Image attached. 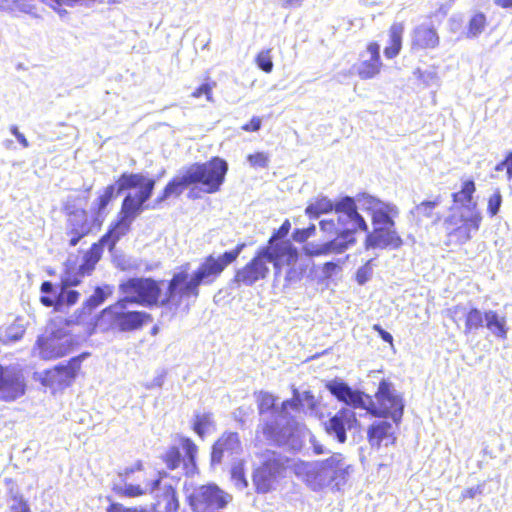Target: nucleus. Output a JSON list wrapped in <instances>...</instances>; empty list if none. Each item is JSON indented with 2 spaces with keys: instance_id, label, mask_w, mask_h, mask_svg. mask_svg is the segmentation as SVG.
<instances>
[{
  "instance_id": "obj_1",
  "label": "nucleus",
  "mask_w": 512,
  "mask_h": 512,
  "mask_svg": "<svg viewBox=\"0 0 512 512\" xmlns=\"http://www.w3.org/2000/svg\"><path fill=\"white\" fill-rule=\"evenodd\" d=\"M310 218H319L329 214L319 222L320 231L327 239L321 244L308 243L306 253L310 256L341 254L356 243L355 234L358 230L367 231L368 224L358 212L353 197L345 196L334 203L326 196L317 197L305 209Z\"/></svg>"
},
{
  "instance_id": "obj_2",
  "label": "nucleus",
  "mask_w": 512,
  "mask_h": 512,
  "mask_svg": "<svg viewBox=\"0 0 512 512\" xmlns=\"http://www.w3.org/2000/svg\"><path fill=\"white\" fill-rule=\"evenodd\" d=\"M244 247L245 244L241 243L235 249L218 257L209 255L191 275L188 272L189 264L182 266L181 270L175 273L169 282L165 302L171 306L179 307L184 299L197 298L199 286L213 283L224 269L239 257Z\"/></svg>"
},
{
  "instance_id": "obj_3",
  "label": "nucleus",
  "mask_w": 512,
  "mask_h": 512,
  "mask_svg": "<svg viewBox=\"0 0 512 512\" xmlns=\"http://www.w3.org/2000/svg\"><path fill=\"white\" fill-rule=\"evenodd\" d=\"M326 388L339 401L353 407L364 409L371 416H402L404 402L401 395L395 390L392 383L382 380L376 392L375 403L371 396L353 390L348 384L332 380L326 383Z\"/></svg>"
},
{
  "instance_id": "obj_4",
  "label": "nucleus",
  "mask_w": 512,
  "mask_h": 512,
  "mask_svg": "<svg viewBox=\"0 0 512 512\" xmlns=\"http://www.w3.org/2000/svg\"><path fill=\"white\" fill-rule=\"evenodd\" d=\"M228 171V163L219 157H214L205 163H194L182 168L170 181L163 195L158 199L162 202L172 195L179 196L191 185H200L201 190L213 194L220 190Z\"/></svg>"
},
{
  "instance_id": "obj_5",
  "label": "nucleus",
  "mask_w": 512,
  "mask_h": 512,
  "mask_svg": "<svg viewBox=\"0 0 512 512\" xmlns=\"http://www.w3.org/2000/svg\"><path fill=\"white\" fill-rule=\"evenodd\" d=\"M296 477L312 491H321L329 485L337 490L348 481L351 465L341 453H334L323 461H297L293 464Z\"/></svg>"
},
{
  "instance_id": "obj_6",
  "label": "nucleus",
  "mask_w": 512,
  "mask_h": 512,
  "mask_svg": "<svg viewBox=\"0 0 512 512\" xmlns=\"http://www.w3.org/2000/svg\"><path fill=\"white\" fill-rule=\"evenodd\" d=\"M155 181L142 174L124 173L118 180V193L126 189H139L128 193L123 200L121 219L109 231L107 237L112 239V245L124 236L130 229L133 220L143 211V204L151 197Z\"/></svg>"
},
{
  "instance_id": "obj_7",
  "label": "nucleus",
  "mask_w": 512,
  "mask_h": 512,
  "mask_svg": "<svg viewBox=\"0 0 512 512\" xmlns=\"http://www.w3.org/2000/svg\"><path fill=\"white\" fill-rule=\"evenodd\" d=\"M298 259V252L292 243H283L275 246L273 242L261 248L256 256L243 268L237 270L234 282L239 286H252L259 280L265 279L269 273V264L275 269L278 275L281 265L293 264Z\"/></svg>"
},
{
  "instance_id": "obj_8",
  "label": "nucleus",
  "mask_w": 512,
  "mask_h": 512,
  "mask_svg": "<svg viewBox=\"0 0 512 512\" xmlns=\"http://www.w3.org/2000/svg\"><path fill=\"white\" fill-rule=\"evenodd\" d=\"M263 433L267 440L292 451H300L308 437L315 454L326 453L324 446L304 427H300L295 418H269L263 426Z\"/></svg>"
},
{
  "instance_id": "obj_9",
  "label": "nucleus",
  "mask_w": 512,
  "mask_h": 512,
  "mask_svg": "<svg viewBox=\"0 0 512 512\" xmlns=\"http://www.w3.org/2000/svg\"><path fill=\"white\" fill-rule=\"evenodd\" d=\"M183 491L192 512H222L232 501V496L215 484L194 486L185 481Z\"/></svg>"
},
{
  "instance_id": "obj_10",
  "label": "nucleus",
  "mask_w": 512,
  "mask_h": 512,
  "mask_svg": "<svg viewBox=\"0 0 512 512\" xmlns=\"http://www.w3.org/2000/svg\"><path fill=\"white\" fill-rule=\"evenodd\" d=\"M450 215L443 221V227L450 242L466 243L471 239V233L479 230L482 221L480 211L467 212L451 208Z\"/></svg>"
},
{
  "instance_id": "obj_11",
  "label": "nucleus",
  "mask_w": 512,
  "mask_h": 512,
  "mask_svg": "<svg viewBox=\"0 0 512 512\" xmlns=\"http://www.w3.org/2000/svg\"><path fill=\"white\" fill-rule=\"evenodd\" d=\"M74 344L75 339L67 327L56 328L55 325H52L48 328L46 334L37 340L38 354L45 360L56 359L67 355Z\"/></svg>"
},
{
  "instance_id": "obj_12",
  "label": "nucleus",
  "mask_w": 512,
  "mask_h": 512,
  "mask_svg": "<svg viewBox=\"0 0 512 512\" xmlns=\"http://www.w3.org/2000/svg\"><path fill=\"white\" fill-rule=\"evenodd\" d=\"M354 200L356 206L371 216L373 227L395 226L394 218L399 215L398 207L390 202H384L370 194H358Z\"/></svg>"
},
{
  "instance_id": "obj_13",
  "label": "nucleus",
  "mask_w": 512,
  "mask_h": 512,
  "mask_svg": "<svg viewBox=\"0 0 512 512\" xmlns=\"http://www.w3.org/2000/svg\"><path fill=\"white\" fill-rule=\"evenodd\" d=\"M123 298L129 303L151 305L157 302L160 289L157 283L151 279L131 278L120 285Z\"/></svg>"
},
{
  "instance_id": "obj_14",
  "label": "nucleus",
  "mask_w": 512,
  "mask_h": 512,
  "mask_svg": "<svg viewBox=\"0 0 512 512\" xmlns=\"http://www.w3.org/2000/svg\"><path fill=\"white\" fill-rule=\"evenodd\" d=\"M127 301L119 300L117 303L105 308L102 312L108 319L111 327L120 331H131L141 327L148 315L145 312L126 311Z\"/></svg>"
},
{
  "instance_id": "obj_15",
  "label": "nucleus",
  "mask_w": 512,
  "mask_h": 512,
  "mask_svg": "<svg viewBox=\"0 0 512 512\" xmlns=\"http://www.w3.org/2000/svg\"><path fill=\"white\" fill-rule=\"evenodd\" d=\"M180 444L185 453L184 458H182L179 448L175 446L167 449L161 458L168 469L174 470L183 463L185 473L187 475H194L197 471L196 455L198 448L189 438L185 437L181 438Z\"/></svg>"
},
{
  "instance_id": "obj_16",
  "label": "nucleus",
  "mask_w": 512,
  "mask_h": 512,
  "mask_svg": "<svg viewBox=\"0 0 512 512\" xmlns=\"http://www.w3.org/2000/svg\"><path fill=\"white\" fill-rule=\"evenodd\" d=\"M285 468V462L275 453L268 458L253 474V483L258 493H268L275 488L277 479Z\"/></svg>"
},
{
  "instance_id": "obj_17",
  "label": "nucleus",
  "mask_w": 512,
  "mask_h": 512,
  "mask_svg": "<svg viewBox=\"0 0 512 512\" xmlns=\"http://www.w3.org/2000/svg\"><path fill=\"white\" fill-rule=\"evenodd\" d=\"M67 215V233L71 236L70 246H76L81 238L86 236L91 226L88 222L87 212L82 207L68 201L64 207Z\"/></svg>"
},
{
  "instance_id": "obj_18",
  "label": "nucleus",
  "mask_w": 512,
  "mask_h": 512,
  "mask_svg": "<svg viewBox=\"0 0 512 512\" xmlns=\"http://www.w3.org/2000/svg\"><path fill=\"white\" fill-rule=\"evenodd\" d=\"M365 249H398L402 246L403 240L398 234L395 226H376L372 231H367Z\"/></svg>"
},
{
  "instance_id": "obj_19",
  "label": "nucleus",
  "mask_w": 512,
  "mask_h": 512,
  "mask_svg": "<svg viewBox=\"0 0 512 512\" xmlns=\"http://www.w3.org/2000/svg\"><path fill=\"white\" fill-rule=\"evenodd\" d=\"M242 452L241 442L237 433L223 434L213 445L211 464L234 462Z\"/></svg>"
},
{
  "instance_id": "obj_20",
  "label": "nucleus",
  "mask_w": 512,
  "mask_h": 512,
  "mask_svg": "<svg viewBox=\"0 0 512 512\" xmlns=\"http://www.w3.org/2000/svg\"><path fill=\"white\" fill-rule=\"evenodd\" d=\"M25 385L21 372L15 367L0 365V399L9 401L24 394Z\"/></svg>"
},
{
  "instance_id": "obj_21",
  "label": "nucleus",
  "mask_w": 512,
  "mask_h": 512,
  "mask_svg": "<svg viewBox=\"0 0 512 512\" xmlns=\"http://www.w3.org/2000/svg\"><path fill=\"white\" fill-rule=\"evenodd\" d=\"M78 368L79 361L74 358L66 366H56L54 369L46 371L42 378V384L52 388L54 391L62 389L70 385L76 376Z\"/></svg>"
},
{
  "instance_id": "obj_22",
  "label": "nucleus",
  "mask_w": 512,
  "mask_h": 512,
  "mask_svg": "<svg viewBox=\"0 0 512 512\" xmlns=\"http://www.w3.org/2000/svg\"><path fill=\"white\" fill-rule=\"evenodd\" d=\"M392 421H378L368 430V439L372 447L388 446L395 442V431L401 418H391Z\"/></svg>"
},
{
  "instance_id": "obj_23",
  "label": "nucleus",
  "mask_w": 512,
  "mask_h": 512,
  "mask_svg": "<svg viewBox=\"0 0 512 512\" xmlns=\"http://www.w3.org/2000/svg\"><path fill=\"white\" fill-rule=\"evenodd\" d=\"M368 58L362 56L357 67L358 76L363 79H371L380 73L382 62L380 60V46L377 43H370L367 47Z\"/></svg>"
},
{
  "instance_id": "obj_24",
  "label": "nucleus",
  "mask_w": 512,
  "mask_h": 512,
  "mask_svg": "<svg viewBox=\"0 0 512 512\" xmlns=\"http://www.w3.org/2000/svg\"><path fill=\"white\" fill-rule=\"evenodd\" d=\"M450 317L456 321V317L459 315H465V329L464 333L469 334L473 330L479 329L483 326V323L485 322V313L482 314V312L477 308H472L469 311H466L464 306L457 305L448 310Z\"/></svg>"
},
{
  "instance_id": "obj_25",
  "label": "nucleus",
  "mask_w": 512,
  "mask_h": 512,
  "mask_svg": "<svg viewBox=\"0 0 512 512\" xmlns=\"http://www.w3.org/2000/svg\"><path fill=\"white\" fill-rule=\"evenodd\" d=\"M357 424V418H328L323 425L329 436L334 437L340 443H344L346 441V431L355 428Z\"/></svg>"
},
{
  "instance_id": "obj_26",
  "label": "nucleus",
  "mask_w": 512,
  "mask_h": 512,
  "mask_svg": "<svg viewBox=\"0 0 512 512\" xmlns=\"http://www.w3.org/2000/svg\"><path fill=\"white\" fill-rule=\"evenodd\" d=\"M475 192V183L472 180H467L462 184L460 191L453 193V202L459 210L467 212L479 211L477 208V202L473 201V194Z\"/></svg>"
},
{
  "instance_id": "obj_27",
  "label": "nucleus",
  "mask_w": 512,
  "mask_h": 512,
  "mask_svg": "<svg viewBox=\"0 0 512 512\" xmlns=\"http://www.w3.org/2000/svg\"><path fill=\"white\" fill-rule=\"evenodd\" d=\"M159 478L146 482L144 485H134L131 483L114 484L113 491L120 497H137L146 493H152L160 485Z\"/></svg>"
},
{
  "instance_id": "obj_28",
  "label": "nucleus",
  "mask_w": 512,
  "mask_h": 512,
  "mask_svg": "<svg viewBox=\"0 0 512 512\" xmlns=\"http://www.w3.org/2000/svg\"><path fill=\"white\" fill-rule=\"evenodd\" d=\"M412 43L421 49L435 48L439 44V37L433 28L420 25L413 32Z\"/></svg>"
},
{
  "instance_id": "obj_29",
  "label": "nucleus",
  "mask_w": 512,
  "mask_h": 512,
  "mask_svg": "<svg viewBox=\"0 0 512 512\" xmlns=\"http://www.w3.org/2000/svg\"><path fill=\"white\" fill-rule=\"evenodd\" d=\"M179 501L175 489L171 485H164V492L158 499L154 512H177Z\"/></svg>"
},
{
  "instance_id": "obj_30",
  "label": "nucleus",
  "mask_w": 512,
  "mask_h": 512,
  "mask_svg": "<svg viewBox=\"0 0 512 512\" xmlns=\"http://www.w3.org/2000/svg\"><path fill=\"white\" fill-rule=\"evenodd\" d=\"M278 397L267 391L256 393V402L261 415L269 414L271 416H280Z\"/></svg>"
},
{
  "instance_id": "obj_31",
  "label": "nucleus",
  "mask_w": 512,
  "mask_h": 512,
  "mask_svg": "<svg viewBox=\"0 0 512 512\" xmlns=\"http://www.w3.org/2000/svg\"><path fill=\"white\" fill-rule=\"evenodd\" d=\"M485 324L494 336L501 339L507 338L508 329L504 316L498 315L496 311L488 310L485 312Z\"/></svg>"
},
{
  "instance_id": "obj_32",
  "label": "nucleus",
  "mask_w": 512,
  "mask_h": 512,
  "mask_svg": "<svg viewBox=\"0 0 512 512\" xmlns=\"http://www.w3.org/2000/svg\"><path fill=\"white\" fill-rule=\"evenodd\" d=\"M404 32V25L402 23H394L389 31L390 45L384 49V54L387 58L392 59L396 57L402 46V35Z\"/></svg>"
},
{
  "instance_id": "obj_33",
  "label": "nucleus",
  "mask_w": 512,
  "mask_h": 512,
  "mask_svg": "<svg viewBox=\"0 0 512 512\" xmlns=\"http://www.w3.org/2000/svg\"><path fill=\"white\" fill-rule=\"evenodd\" d=\"M439 204L440 201L438 199L433 201H423L411 211V214L418 221H422L423 219H433V223L436 224L440 220V217H434V210L439 206Z\"/></svg>"
},
{
  "instance_id": "obj_34",
  "label": "nucleus",
  "mask_w": 512,
  "mask_h": 512,
  "mask_svg": "<svg viewBox=\"0 0 512 512\" xmlns=\"http://www.w3.org/2000/svg\"><path fill=\"white\" fill-rule=\"evenodd\" d=\"M101 258V248L94 244L84 255L83 262L79 266L81 275H89L95 268L96 263Z\"/></svg>"
},
{
  "instance_id": "obj_35",
  "label": "nucleus",
  "mask_w": 512,
  "mask_h": 512,
  "mask_svg": "<svg viewBox=\"0 0 512 512\" xmlns=\"http://www.w3.org/2000/svg\"><path fill=\"white\" fill-rule=\"evenodd\" d=\"M113 293V288L109 285L97 287L93 293L85 302L84 308L91 312L93 309L102 304L108 296Z\"/></svg>"
},
{
  "instance_id": "obj_36",
  "label": "nucleus",
  "mask_w": 512,
  "mask_h": 512,
  "mask_svg": "<svg viewBox=\"0 0 512 512\" xmlns=\"http://www.w3.org/2000/svg\"><path fill=\"white\" fill-rule=\"evenodd\" d=\"M292 398L285 400L279 406L280 416H287L289 411H293L295 413H304L306 414V409L301 408L300 400H299V390L292 386Z\"/></svg>"
},
{
  "instance_id": "obj_37",
  "label": "nucleus",
  "mask_w": 512,
  "mask_h": 512,
  "mask_svg": "<svg viewBox=\"0 0 512 512\" xmlns=\"http://www.w3.org/2000/svg\"><path fill=\"white\" fill-rule=\"evenodd\" d=\"M115 194H119L118 181L115 184L106 187L104 193L99 196L97 202L95 203L96 207L94 209L96 210L97 219L102 216L103 211L105 210L111 199L115 196Z\"/></svg>"
},
{
  "instance_id": "obj_38",
  "label": "nucleus",
  "mask_w": 512,
  "mask_h": 512,
  "mask_svg": "<svg viewBox=\"0 0 512 512\" xmlns=\"http://www.w3.org/2000/svg\"><path fill=\"white\" fill-rule=\"evenodd\" d=\"M486 17L483 13L475 14L469 21L467 37L475 38L479 36L485 29Z\"/></svg>"
},
{
  "instance_id": "obj_39",
  "label": "nucleus",
  "mask_w": 512,
  "mask_h": 512,
  "mask_svg": "<svg viewBox=\"0 0 512 512\" xmlns=\"http://www.w3.org/2000/svg\"><path fill=\"white\" fill-rule=\"evenodd\" d=\"M231 478L235 486L240 490H243L248 486L242 462H237L233 464L231 468Z\"/></svg>"
},
{
  "instance_id": "obj_40",
  "label": "nucleus",
  "mask_w": 512,
  "mask_h": 512,
  "mask_svg": "<svg viewBox=\"0 0 512 512\" xmlns=\"http://www.w3.org/2000/svg\"><path fill=\"white\" fill-rule=\"evenodd\" d=\"M79 298V293L75 290L70 289V287L61 286L60 290L57 294V299L60 305H74Z\"/></svg>"
},
{
  "instance_id": "obj_41",
  "label": "nucleus",
  "mask_w": 512,
  "mask_h": 512,
  "mask_svg": "<svg viewBox=\"0 0 512 512\" xmlns=\"http://www.w3.org/2000/svg\"><path fill=\"white\" fill-rule=\"evenodd\" d=\"M270 53V50H263L256 57L258 67L266 73L271 72L273 69V62Z\"/></svg>"
},
{
  "instance_id": "obj_42",
  "label": "nucleus",
  "mask_w": 512,
  "mask_h": 512,
  "mask_svg": "<svg viewBox=\"0 0 512 512\" xmlns=\"http://www.w3.org/2000/svg\"><path fill=\"white\" fill-rule=\"evenodd\" d=\"M290 222L288 220L284 221L278 231L270 238L269 243L273 242L275 246H278L283 243H291L288 240H283L284 237L289 233L290 230Z\"/></svg>"
},
{
  "instance_id": "obj_43",
  "label": "nucleus",
  "mask_w": 512,
  "mask_h": 512,
  "mask_svg": "<svg viewBox=\"0 0 512 512\" xmlns=\"http://www.w3.org/2000/svg\"><path fill=\"white\" fill-rule=\"evenodd\" d=\"M247 161L254 168H267L269 164V157L264 152H258L248 155Z\"/></svg>"
},
{
  "instance_id": "obj_44",
  "label": "nucleus",
  "mask_w": 512,
  "mask_h": 512,
  "mask_svg": "<svg viewBox=\"0 0 512 512\" xmlns=\"http://www.w3.org/2000/svg\"><path fill=\"white\" fill-rule=\"evenodd\" d=\"M301 408L306 409V413L312 412L317 404L315 396L310 391L299 392Z\"/></svg>"
},
{
  "instance_id": "obj_45",
  "label": "nucleus",
  "mask_w": 512,
  "mask_h": 512,
  "mask_svg": "<svg viewBox=\"0 0 512 512\" xmlns=\"http://www.w3.org/2000/svg\"><path fill=\"white\" fill-rule=\"evenodd\" d=\"M502 195L497 189L488 199L487 211L491 217L495 216L501 207Z\"/></svg>"
},
{
  "instance_id": "obj_46",
  "label": "nucleus",
  "mask_w": 512,
  "mask_h": 512,
  "mask_svg": "<svg viewBox=\"0 0 512 512\" xmlns=\"http://www.w3.org/2000/svg\"><path fill=\"white\" fill-rule=\"evenodd\" d=\"M84 275H81L79 270L76 273H72L71 271H67L61 278V286L72 287L77 286L81 282V278Z\"/></svg>"
},
{
  "instance_id": "obj_47",
  "label": "nucleus",
  "mask_w": 512,
  "mask_h": 512,
  "mask_svg": "<svg viewBox=\"0 0 512 512\" xmlns=\"http://www.w3.org/2000/svg\"><path fill=\"white\" fill-rule=\"evenodd\" d=\"M215 86V83H204L200 87H198L195 91L192 92L191 96L193 98H200L201 96H205L207 101L212 102V89Z\"/></svg>"
},
{
  "instance_id": "obj_48",
  "label": "nucleus",
  "mask_w": 512,
  "mask_h": 512,
  "mask_svg": "<svg viewBox=\"0 0 512 512\" xmlns=\"http://www.w3.org/2000/svg\"><path fill=\"white\" fill-rule=\"evenodd\" d=\"M371 262V260L368 261L365 265L357 270L356 279L360 285L365 284L372 276Z\"/></svg>"
},
{
  "instance_id": "obj_49",
  "label": "nucleus",
  "mask_w": 512,
  "mask_h": 512,
  "mask_svg": "<svg viewBox=\"0 0 512 512\" xmlns=\"http://www.w3.org/2000/svg\"><path fill=\"white\" fill-rule=\"evenodd\" d=\"M210 428L209 418H197V421L194 422L193 429L194 431L203 438L208 429Z\"/></svg>"
},
{
  "instance_id": "obj_50",
  "label": "nucleus",
  "mask_w": 512,
  "mask_h": 512,
  "mask_svg": "<svg viewBox=\"0 0 512 512\" xmlns=\"http://www.w3.org/2000/svg\"><path fill=\"white\" fill-rule=\"evenodd\" d=\"M13 500L14 503L11 505L12 512H31L27 502L22 496L15 495Z\"/></svg>"
},
{
  "instance_id": "obj_51",
  "label": "nucleus",
  "mask_w": 512,
  "mask_h": 512,
  "mask_svg": "<svg viewBox=\"0 0 512 512\" xmlns=\"http://www.w3.org/2000/svg\"><path fill=\"white\" fill-rule=\"evenodd\" d=\"M296 262H297V260L291 265L287 264V266L289 267L288 271L286 272V276H285V281L287 284L294 283V282L300 280V278H301V273L298 272L297 269L294 268V265ZM284 265H286V263L282 264L281 267Z\"/></svg>"
},
{
  "instance_id": "obj_52",
  "label": "nucleus",
  "mask_w": 512,
  "mask_h": 512,
  "mask_svg": "<svg viewBox=\"0 0 512 512\" xmlns=\"http://www.w3.org/2000/svg\"><path fill=\"white\" fill-rule=\"evenodd\" d=\"M107 512H146L144 509L138 508H126L120 503H112L108 508Z\"/></svg>"
},
{
  "instance_id": "obj_53",
  "label": "nucleus",
  "mask_w": 512,
  "mask_h": 512,
  "mask_svg": "<svg viewBox=\"0 0 512 512\" xmlns=\"http://www.w3.org/2000/svg\"><path fill=\"white\" fill-rule=\"evenodd\" d=\"M10 132L16 137L17 141L24 147V148H27L29 147V142L28 140L26 139V137L24 136L23 133H21L19 130H18V127L15 126V125H12L10 127Z\"/></svg>"
},
{
  "instance_id": "obj_54",
  "label": "nucleus",
  "mask_w": 512,
  "mask_h": 512,
  "mask_svg": "<svg viewBox=\"0 0 512 512\" xmlns=\"http://www.w3.org/2000/svg\"><path fill=\"white\" fill-rule=\"evenodd\" d=\"M261 127V119L257 116H254L251 121L242 126L244 131H258Z\"/></svg>"
},
{
  "instance_id": "obj_55",
  "label": "nucleus",
  "mask_w": 512,
  "mask_h": 512,
  "mask_svg": "<svg viewBox=\"0 0 512 512\" xmlns=\"http://www.w3.org/2000/svg\"><path fill=\"white\" fill-rule=\"evenodd\" d=\"M41 303L46 307L51 306H61L57 299V294L55 295H43L40 298Z\"/></svg>"
},
{
  "instance_id": "obj_56",
  "label": "nucleus",
  "mask_w": 512,
  "mask_h": 512,
  "mask_svg": "<svg viewBox=\"0 0 512 512\" xmlns=\"http://www.w3.org/2000/svg\"><path fill=\"white\" fill-rule=\"evenodd\" d=\"M483 491V488L481 485H477L475 487L468 488L463 491L462 497L463 498H474L477 495L481 494Z\"/></svg>"
},
{
  "instance_id": "obj_57",
  "label": "nucleus",
  "mask_w": 512,
  "mask_h": 512,
  "mask_svg": "<svg viewBox=\"0 0 512 512\" xmlns=\"http://www.w3.org/2000/svg\"><path fill=\"white\" fill-rule=\"evenodd\" d=\"M164 383V375L159 374L152 381L145 384L146 389L160 388Z\"/></svg>"
},
{
  "instance_id": "obj_58",
  "label": "nucleus",
  "mask_w": 512,
  "mask_h": 512,
  "mask_svg": "<svg viewBox=\"0 0 512 512\" xmlns=\"http://www.w3.org/2000/svg\"><path fill=\"white\" fill-rule=\"evenodd\" d=\"M40 290L44 295H55L59 292L55 290L54 285L49 281L43 282Z\"/></svg>"
},
{
  "instance_id": "obj_59",
  "label": "nucleus",
  "mask_w": 512,
  "mask_h": 512,
  "mask_svg": "<svg viewBox=\"0 0 512 512\" xmlns=\"http://www.w3.org/2000/svg\"><path fill=\"white\" fill-rule=\"evenodd\" d=\"M42 2H46L47 4H49L54 10H57V7L56 6H59L61 4H65V5H72L76 2H78L79 0H41Z\"/></svg>"
},
{
  "instance_id": "obj_60",
  "label": "nucleus",
  "mask_w": 512,
  "mask_h": 512,
  "mask_svg": "<svg viewBox=\"0 0 512 512\" xmlns=\"http://www.w3.org/2000/svg\"><path fill=\"white\" fill-rule=\"evenodd\" d=\"M373 329H374V330H376V331H378V333H379L380 337H381L385 342H388V343H390L391 345H393V337H392V335H391L389 332H387V331L383 330V329H382L379 325H377V324L373 326Z\"/></svg>"
},
{
  "instance_id": "obj_61",
  "label": "nucleus",
  "mask_w": 512,
  "mask_h": 512,
  "mask_svg": "<svg viewBox=\"0 0 512 512\" xmlns=\"http://www.w3.org/2000/svg\"><path fill=\"white\" fill-rule=\"evenodd\" d=\"M293 238H294L295 241L303 242V241H306L309 238V233L307 234V231L297 230L293 234Z\"/></svg>"
},
{
  "instance_id": "obj_62",
  "label": "nucleus",
  "mask_w": 512,
  "mask_h": 512,
  "mask_svg": "<svg viewBox=\"0 0 512 512\" xmlns=\"http://www.w3.org/2000/svg\"><path fill=\"white\" fill-rule=\"evenodd\" d=\"M304 0H279L284 8L300 6Z\"/></svg>"
},
{
  "instance_id": "obj_63",
  "label": "nucleus",
  "mask_w": 512,
  "mask_h": 512,
  "mask_svg": "<svg viewBox=\"0 0 512 512\" xmlns=\"http://www.w3.org/2000/svg\"><path fill=\"white\" fill-rule=\"evenodd\" d=\"M336 267H337V266H336V264H335V263H333V262H327V263H325V264H324L323 272H324L326 275L330 276V275L334 272V270L336 269Z\"/></svg>"
},
{
  "instance_id": "obj_64",
  "label": "nucleus",
  "mask_w": 512,
  "mask_h": 512,
  "mask_svg": "<svg viewBox=\"0 0 512 512\" xmlns=\"http://www.w3.org/2000/svg\"><path fill=\"white\" fill-rule=\"evenodd\" d=\"M507 176L512 179V151L507 155Z\"/></svg>"
}]
</instances>
